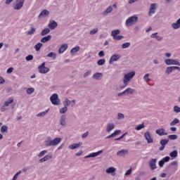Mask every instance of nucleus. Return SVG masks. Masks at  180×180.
Returning <instances> with one entry per match:
<instances>
[{"label": "nucleus", "mask_w": 180, "mask_h": 180, "mask_svg": "<svg viewBox=\"0 0 180 180\" xmlns=\"http://www.w3.org/2000/svg\"><path fill=\"white\" fill-rule=\"evenodd\" d=\"M168 143H169V139H161L160 141V144L161 146L159 148L160 151H164L165 146H167Z\"/></svg>", "instance_id": "obj_9"}, {"label": "nucleus", "mask_w": 180, "mask_h": 180, "mask_svg": "<svg viewBox=\"0 0 180 180\" xmlns=\"http://www.w3.org/2000/svg\"><path fill=\"white\" fill-rule=\"evenodd\" d=\"M25 0H15L13 4V8L15 11H20L23 8Z\"/></svg>", "instance_id": "obj_4"}, {"label": "nucleus", "mask_w": 180, "mask_h": 180, "mask_svg": "<svg viewBox=\"0 0 180 180\" xmlns=\"http://www.w3.org/2000/svg\"><path fill=\"white\" fill-rule=\"evenodd\" d=\"M122 56H120V54H114L112 55L109 60V64H113V63H115V61H118L119 60H120Z\"/></svg>", "instance_id": "obj_10"}, {"label": "nucleus", "mask_w": 180, "mask_h": 180, "mask_svg": "<svg viewBox=\"0 0 180 180\" xmlns=\"http://www.w3.org/2000/svg\"><path fill=\"white\" fill-rule=\"evenodd\" d=\"M50 101L52 105H55L56 106H58V105H60V98H58V94H53L50 97Z\"/></svg>", "instance_id": "obj_5"}, {"label": "nucleus", "mask_w": 180, "mask_h": 180, "mask_svg": "<svg viewBox=\"0 0 180 180\" xmlns=\"http://www.w3.org/2000/svg\"><path fill=\"white\" fill-rule=\"evenodd\" d=\"M38 70L40 72V74H47L49 71H50V69L47 67H46V62L42 63L39 67Z\"/></svg>", "instance_id": "obj_6"}, {"label": "nucleus", "mask_w": 180, "mask_h": 180, "mask_svg": "<svg viewBox=\"0 0 180 180\" xmlns=\"http://www.w3.org/2000/svg\"><path fill=\"white\" fill-rule=\"evenodd\" d=\"M60 124L61 126H65L67 124V122H65V115H62L60 120Z\"/></svg>", "instance_id": "obj_31"}, {"label": "nucleus", "mask_w": 180, "mask_h": 180, "mask_svg": "<svg viewBox=\"0 0 180 180\" xmlns=\"http://www.w3.org/2000/svg\"><path fill=\"white\" fill-rule=\"evenodd\" d=\"M67 110H68V108L64 106V107H63L62 108H60L59 110V112H60V113L64 114V113H65L67 112Z\"/></svg>", "instance_id": "obj_45"}, {"label": "nucleus", "mask_w": 180, "mask_h": 180, "mask_svg": "<svg viewBox=\"0 0 180 180\" xmlns=\"http://www.w3.org/2000/svg\"><path fill=\"white\" fill-rule=\"evenodd\" d=\"M47 153V150H42L41 151L39 155H38V157L39 158H41V157H43L44 155H45V154Z\"/></svg>", "instance_id": "obj_50"}, {"label": "nucleus", "mask_w": 180, "mask_h": 180, "mask_svg": "<svg viewBox=\"0 0 180 180\" xmlns=\"http://www.w3.org/2000/svg\"><path fill=\"white\" fill-rule=\"evenodd\" d=\"M105 63H106V60H105V58L100 59L97 61L98 65H105Z\"/></svg>", "instance_id": "obj_42"}, {"label": "nucleus", "mask_w": 180, "mask_h": 180, "mask_svg": "<svg viewBox=\"0 0 180 180\" xmlns=\"http://www.w3.org/2000/svg\"><path fill=\"white\" fill-rule=\"evenodd\" d=\"M172 27L174 30L179 29V27H180V18L176 21V22H173L172 24Z\"/></svg>", "instance_id": "obj_21"}, {"label": "nucleus", "mask_w": 180, "mask_h": 180, "mask_svg": "<svg viewBox=\"0 0 180 180\" xmlns=\"http://www.w3.org/2000/svg\"><path fill=\"white\" fill-rule=\"evenodd\" d=\"M117 119L118 120H122V119H124V115L122 112H119L117 114Z\"/></svg>", "instance_id": "obj_54"}, {"label": "nucleus", "mask_w": 180, "mask_h": 180, "mask_svg": "<svg viewBox=\"0 0 180 180\" xmlns=\"http://www.w3.org/2000/svg\"><path fill=\"white\" fill-rule=\"evenodd\" d=\"M98 28H94L90 31L89 34L91 35L96 34V33H98Z\"/></svg>", "instance_id": "obj_52"}, {"label": "nucleus", "mask_w": 180, "mask_h": 180, "mask_svg": "<svg viewBox=\"0 0 180 180\" xmlns=\"http://www.w3.org/2000/svg\"><path fill=\"white\" fill-rule=\"evenodd\" d=\"M49 33H50V29L49 28H45L41 32L42 36H46V34H49Z\"/></svg>", "instance_id": "obj_37"}, {"label": "nucleus", "mask_w": 180, "mask_h": 180, "mask_svg": "<svg viewBox=\"0 0 180 180\" xmlns=\"http://www.w3.org/2000/svg\"><path fill=\"white\" fill-rule=\"evenodd\" d=\"M167 137L169 140H176V139H178V135H176V134L169 135Z\"/></svg>", "instance_id": "obj_43"}, {"label": "nucleus", "mask_w": 180, "mask_h": 180, "mask_svg": "<svg viewBox=\"0 0 180 180\" xmlns=\"http://www.w3.org/2000/svg\"><path fill=\"white\" fill-rule=\"evenodd\" d=\"M49 113V109L37 115V117H44Z\"/></svg>", "instance_id": "obj_33"}, {"label": "nucleus", "mask_w": 180, "mask_h": 180, "mask_svg": "<svg viewBox=\"0 0 180 180\" xmlns=\"http://www.w3.org/2000/svg\"><path fill=\"white\" fill-rule=\"evenodd\" d=\"M26 61H32L33 60V55H28L25 57Z\"/></svg>", "instance_id": "obj_55"}, {"label": "nucleus", "mask_w": 180, "mask_h": 180, "mask_svg": "<svg viewBox=\"0 0 180 180\" xmlns=\"http://www.w3.org/2000/svg\"><path fill=\"white\" fill-rule=\"evenodd\" d=\"M88 134H89V131H86L82 135V139H86V137H88Z\"/></svg>", "instance_id": "obj_61"}, {"label": "nucleus", "mask_w": 180, "mask_h": 180, "mask_svg": "<svg viewBox=\"0 0 180 180\" xmlns=\"http://www.w3.org/2000/svg\"><path fill=\"white\" fill-rule=\"evenodd\" d=\"M144 127H146L144 126V124H141L138 125L136 127H135V130H141V129H144Z\"/></svg>", "instance_id": "obj_49"}, {"label": "nucleus", "mask_w": 180, "mask_h": 180, "mask_svg": "<svg viewBox=\"0 0 180 180\" xmlns=\"http://www.w3.org/2000/svg\"><path fill=\"white\" fill-rule=\"evenodd\" d=\"M50 40H51V35H48L41 38V43H47V41H50Z\"/></svg>", "instance_id": "obj_27"}, {"label": "nucleus", "mask_w": 180, "mask_h": 180, "mask_svg": "<svg viewBox=\"0 0 180 180\" xmlns=\"http://www.w3.org/2000/svg\"><path fill=\"white\" fill-rule=\"evenodd\" d=\"M3 84H5V79L1 76H0V84L2 85Z\"/></svg>", "instance_id": "obj_63"}, {"label": "nucleus", "mask_w": 180, "mask_h": 180, "mask_svg": "<svg viewBox=\"0 0 180 180\" xmlns=\"http://www.w3.org/2000/svg\"><path fill=\"white\" fill-rule=\"evenodd\" d=\"M149 167L151 171H154V169H157V159H151L149 162Z\"/></svg>", "instance_id": "obj_11"}, {"label": "nucleus", "mask_w": 180, "mask_h": 180, "mask_svg": "<svg viewBox=\"0 0 180 180\" xmlns=\"http://www.w3.org/2000/svg\"><path fill=\"white\" fill-rule=\"evenodd\" d=\"M180 120L178 118H174L173 121L170 122V126H175V124H178Z\"/></svg>", "instance_id": "obj_38"}, {"label": "nucleus", "mask_w": 180, "mask_h": 180, "mask_svg": "<svg viewBox=\"0 0 180 180\" xmlns=\"http://www.w3.org/2000/svg\"><path fill=\"white\" fill-rule=\"evenodd\" d=\"M77 51H79V46H75L72 48L70 51V53L72 54L74 53H77Z\"/></svg>", "instance_id": "obj_44"}, {"label": "nucleus", "mask_w": 180, "mask_h": 180, "mask_svg": "<svg viewBox=\"0 0 180 180\" xmlns=\"http://www.w3.org/2000/svg\"><path fill=\"white\" fill-rule=\"evenodd\" d=\"M169 160H171L169 156H166L162 159L164 162H169Z\"/></svg>", "instance_id": "obj_56"}, {"label": "nucleus", "mask_w": 180, "mask_h": 180, "mask_svg": "<svg viewBox=\"0 0 180 180\" xmlns=\"http://www.w3.org/2000/svg\"><path fill=\"white\" fill-rule=\"evenodd\" d=\"M1 133H8V126H2L1 128Z\"/></svg>", "instance_id": "obj_41"}, {"label": "nucleus", "mask_w": 180, "mask_h": 180, "mask_svg": "<svg viewBox=\"0 0 180 180\" xmlns=\"http://www.w3.org/2000/svg\"><path fill=\"white\" fill-rule=\"evenodd\" d=\"M20 174H22V171H19L13 177V180H16L18 179V176H19V175H20Z\"/></svg>", "instance_id": "obj_53"}, {"label": "nucleus", "mask_w": 180, "mask_h": 180, "mask_svg": "<svg viewBox=\"0 0 180 180\" xmlns=\"http://www.w3.org/2000/svg\"><path fill=\"white\" fill-rule=\"evenodd\" d=\"M57 26H58V24L54 20H51L48 25V27H49L51 30H54Z\"/></svg>", "instance_id": "obj_13"}, {"label": "nucleus", "mask_w": 180, "mask_h": 180, "mask_svg": "<svg viewBox=\"0 0 180 180\" xmlns=\"http://www.w3.org/2000/svg\"><path fill=\"white\" fill-rule=\"evenodd\" d=\"M127 153H129V150L122 149L117 152V155H118L119 157H124V155H126Z\"/></svg>", "instance_id": "obj_20"}, {"label": "nucleus", "mask_w": 180, "mask_h": 180, "mask_svg": "<svg viewBox=\"0 0 180 180\" xmlns=\"http://www.w3.org/2000/svg\"><path fill=\"white\" fill-rule=\"evenodd\" d=\"M131 45V43L125 42L122 44V49H129V47H130Z\"/></svg>", "instance_id": "obj_40"}, {"label": "nucleus", "mask_w": 180, "mask_h": 180, "mask_svg": "<svg viewBox=\"0 0 180 180\" xmlns=\"http://www.w3.org/2000/svg\"><path fill=\"white\" fill-rule=\"evenodd\" d=\"M165 63L167 65H179L180 66V63L177 60L166 59L165 60Z\"/></svg>", "instance_id": "obj_7"}, {"label": "nucleus", "mask_w": 180, "mask_h": 180, "mask_svg": "<svg viewBox=\"0 0 180 180\" xmlns=\"http://www.w3.org/2000/svg\"><path fill=\"white\" fill-rule=\"evenodd\" d=\"M67 49H68V44H64L61 45V46L58 49L59 54H63V53H64V51H65Z\"/></svg>", "instance_id": "obj_17"}, {"label": "nucleus", "mask_w": 180, "mask_h": 180, "mask_svg": "<svg viewBox=\"0 0 180 180\" xmlns=\"http://www.w3.org/2000/svg\"><path fill=\"white\" fill-rule=\"evenodd\" d=\"M124 92L125 93V95H131L136 92V90L134 89L127 88Z\"/></svg>", "instance_id": "obj_22"}, {"label": "nucleus", "mask_w": 180, "mask_h": 180, "mask_svg": "<svg viewBox=\"0 0 180 180\" xmlns=\"http://www.w3.org/2000/svg\"><path fill=\"white\" fill-rule=\"evenodd\" d=\"M144 136L146 140L147 141V143H148L149 144L153 143V138H151V134L150 133V131H146L144 134Z\"/></svg>", "instance_id": "obj_14"}, {"label": "nucleus", "mask_w": 180, "mask_h": 180, "mask_svg": "<svg viewBox=\"0 0 180 180\" xmlns=\"http://www.w3.org/2000/svg\"><path fill=\"white\" fill-rule=\"evenodd\" d=\"M98 57H105V51H100L98 53Z\"/></svg>", "instance_id": "obj_60"}, {"label": "nucleus", "mask_w": 180, "mask_h": 180, "mask_svg": "<svg viewBox=\"0 0 180 180\" xmlns=\"http://www.w3.org/2000/svg\"><path fill=\"white\" fill-rule=\"evenodd\" d=\"M158 32H155L150 35L151 39H156L158 41H161L162 40V37L158 35Z\"/></svg>", "instance_id": "obj_18"}, {"label": "nucleus", "mask_w": 180, "mask_h": 180, "mask_svg": "<svg viewBox=\"0 0 180 180\" xmlns=\"http://www.w3.org/2000/svg\"><path fill=\"white\" fill-rule=\"evenodd\" d=\"M173 71H174V68L172 66L167 67L165 70V74L166 75H169V74H171V72H172Z\"/></svg>", "instance_id": "obj_32"}, {"label": "nucleus", "mask_w": 180, "mask_h": 180, "mask_svg": "<svg viewBox=\"0 0 180 180\" xmlns=\"http://www.w3.org/2000/svg\"><path fill=\"white\" fill-rule=\"evenodd\" d=\"M134 75H136L135 72H131L127 74H125L123 79V82L127 85V84H129L131 79L134 77Z\"/></svg>", "instance_id": "obj_3"}, {"label": "nucleus", "mask_w": 180, "mask_h": 180, "mask_svg": "<svg viewBox=\"0 0 180 180\" xmlns=\"http://www.w3.org/2000/svg\"><path fill=\"white\" fill-rule=\"evenodd\" d=\"M92 78L93 79L100 81V79H102V78H103V74L101 72H96L93 75Z\"/></svg>", "instance_id": "obj_15"}, {"label": "nucleus", "mask_w": 180, "mask_h": 180, "mask_svg": "<svg viewBox=\"0 0 180 180\" xmlns=\"http://www.w3.org/2000/svg\"><path fill=\"white\" fill-rule=\"evenodd\" d=\"M35 32H36V28H34V27H32L31 30L27 32V35L30 36L32 34H34Z\"/></svg>", "instance_id": "obj_34"}, {"label": "nucleus", "mask_w": 180, "mask_h": 180, "mask_svg": "<svg viewBox=\"0 0 180 180\" xmlns=\"http://www.w3.org/2000/svg\"><path fill=\"white\" fill-rule=\"evenodd\" d=\"M71 105V101H70L68 98H65V101H63V105L65 108H68Z\"/></svg>", "instance_id": "obj_36"}, {"label": "nucleus", "mask_w": 180, "mask_h": 180, "mask_svg": "<svg viewBox=\"0 0 180 180\" xmlns=\"http://www.w3.org/2000/svg\"><path fill=\"white\" fill-rule=\"evenodd\" d=\"M155 133L156 134H158V136H168V133L165 132L164 128L156 129Z\"/></svg>", "instance_id": "obj_16"}, {"label": "nucleus", "mask_w": 180, "mask_h": 180, "mask_svg": "<svg viewBox=\"0 0 180 180\" xmlns=\"http://www.w3.org/2000/svg\"><path fill=\"white\" fill-rule=\"evenodd\" d=\"M91 70H88L84 74V78H88L89 75H91Z\"/></svg>", "instance_id": "obj_57"}, {"label": "nucleus", "mask_w": 180, "mask_h": 180, "mask_svg": "<svg viewBox=\"0 0 180 180\" xmlns=\"http://www.w3.org/2000/svg\"><path fill=\"white\" fill-rule=\"evenodd\" d=\"M139 20V17L137 15H133L127 19L125 22V25L127 27L129 26H133V25H136Z\"/></svg>", "instance_id": "obj_1"}, {"label": "nucleus", "mask_w": 180, "mask_h": 180, "mask_svg": "<svg viewBox=\"0 0 180 180\" xmlns=\"http://www.w3.org/2000/svg\"><path fill=\"white\" fill-rule=\"evenodd\" d=\"M158 164H159V167L160 168H162V167H164V165L165 164V162H163V160L162 159L161 160L159 161Z\"/></svg>", "instance_id": "obj_58"}, {"label": "nucleus", "mask_w": 180, "mask_h": 180, "mask_svg": "<svg viewBox=\"0 0 180 180\" xmlns=\"http://www.w3.org/2000/svg\"><path fill=\"white\" fill-rule=\"evenodd\" d=\"M61 143V138H55L53 140L45 141L46 147H51V146H57Z\"/></svg>", "instance_id": "obj_2"}, {"label": "nucleus", "mask_w": 180, "mask_h": 180, "mask_svg": "<svg viewBox=\"0 0 180 180\" xmlns=\"http://www.w3.org/2000/svg\"><path fill=\"white\" fill-rule=\"evenodd\" d=\"M113 129H115V124H113L112 123H108L107 124L106 131L108 133H110V131H112V130H113Z\"/></svg>", "instance_id": "obj_25"}, {"label": "nucleus", "mask_w": 180, "mask_h": 180, "mask_svg": "<svg viewBox=\"0 0 180 180\" xmlns=\"http://www.w3.org/2000/svg\"><path fill=\"white\" fill-rule=\"evenodd\" d=\"M105 172L107 174H113L116 172V168H115L114 167H110L106 169Z\"/></svg>", "instance_id": "obj_29"}, {"label": "nucleus", "mask_w": 180, "mask_h": 180, "mask_svg": "<svg viewBox=\"0 0 180 180\" xmlns=\"http://www.w3.org/2000/svg\"><path fill=\"white\" fill-rule=\"evenodd\" d=\"M46 56L49 58H53V60H56V58H57V54L54 52H50Z\"/></svg>", "instance_id": "obj_30"}, {"label": "nucleus", "mask_w": 180, "mask_h": 180, "mask_svg": "<svg viewBox=\"0 0 180 180\" xmlns=\"http://www.w3.org/2000/svg\"><path fill=\"white\" fill-rule=\"evenodd\" d=\"M131 174V168H130L126 172L125 175H130Z\"/></svg>", "instance_id": "obj_64"}, {"label": "nucleus", "mask_w": 180, "mask_h": 180, "mask_svg": "<svg viewBox=\"0 0 180 180\" xmlns=\"http://www.w3.org/2000/svg\"><path fill=\"white\" fill-rule=\"evenodd\" d=\"M82 145V143L81 142H79L78 143H73L69 146V148L70 150H75V148H78V147H81Z\"/></svg>", "instance_id": "obj_23"}, {"label": "nucleus", "mask_w": 180, "mask_h": 180, "mask_svg": "<svg viewBox=\"0 0 180 180\" xmlns=\"http://www.w3.org/2000/svg\"><path fill=\"white\" fill-rule=\"evenodd\" d=\"M169 157H171V158L172 160H175L176 158V157H178V150H174L172 151L169 153Z\"/></svg>", "instance_id": "obj_24"}, {"label": "nucleus", "mask_w": 180, "mask_h": 180, "mask_svg": "<svg viewBox=\"0 0 180 180\" xmlns=\"http://www.w3.org/2000/svg\"><path fill=\"white\" fill-rule=\"evenodd\" d=\"M112 11H113V7H112V6H109L108 8L103 12V15H104V16H106L108 13H111Z\"/></svg>", "instance_id": "obj_26"}, {"label": "nucleus", "mask_w": 180, "mask_h": 180, "mask_svg": "<svg viewBox=\"0 0 180 180\" xmlns=\"http://www.w3.org/2000/svg\"><path fill=\"white\" fill-rule=\"evenodd\" d=\"M155 11H157V4L153 3L150 4L148 15L149 16H153L154 13H155Z\"/></svg>", "instance_id": "obj_8"}, {"label": "nucleus", "mask_w": 180, "mask_h": 180, "mask_svg": "<svg viewBox=\"0 0 180 180\" xmlns=\"http://www.w3.org/2000/svg\"><path fill=\"white\" fill-rule=\"evenodd\" d=\"M51 158H53V155H46L44 157L45 161H49V160H51Z\"/></svg>", "instance_id": "obj_51"}, {"label": "nucleus", "mask_w": 180, "mask_h": 180, "mask_svg": "<svg viewBox=\"0 0 180 180\" xmlns=\"http://www.w3.org/2000/svg\"><path fill=\"white\" fill-rule=\"evenodd\" d=\"M33 92H34V88H28L27 89V94H28V95H32V94H33Z\"/></svg>", "instance_id": "obj_47"}, {"label": "nucleus", "mask_w": 180, "mask_h": 180, "mask_svg": "<svg viewBox=\"0 0 180 180\" xmlns=\"http://www.w3.org/2000/svg\"><path fill=\"white\" fill-rule=\"evenodd\" d=\"M150 77V74H146L144 76H143V80L146 82H150V78H148Z\"/></svg>", "instance_id": "obj_46"}, {"label": "nucleus", "mask_w": 180, "mask_h": 180, "mask_svg": "<svg viewBox=\"0 0 180 180\" xmlns=\"http://www.w3.org/2000/svg\"><path fill=\"white\" fill-rule=\"evenodd\" d=\"M41 47H43V44L38 43L34 46V49L36 50V51H40V49H41Z\"/></svg>", "instance_id": "obj_35"}, {"label": "nucleus", "mask_w": 180, "mask_h": 180, "mask_svg": "<svg viewBox=\"0 0 180 180\" xmlns=\"http://www.w3.org/2000/svg\"><path fill=\"white\" fill-rule=\"evenodd\" d=\"M11 103H13V98H9L8 101H5L4 106H9V105H11Z\"/></svg>", "instance_id": "obj_39"}, {"label": "nucleus", "mask_w": 180, "mask_h": 180, "mask_svg": "<svg viewBox=\"0 0 180 180\" xmlns=\"http://www.w3.org/2000/svg\"><path fill=\"white\" fill-rule=\"evenodd\" d=\"M117 34H120V30H114L111 32V36L112 39H115V37H116Z\"/></svg>", "instance_id": "obj_28"}, {"label": "nucleus", "mask_w": 180, "mask_h": 180, "mask_svg": "<svg viewBox=\"0 0 180 180\" xmlns=\"http://www.w3.org/2000/svg\"><path fill=\"white\" fill-rule=\"evenodd\" d=\"M124 37L123 35H117V37L114 38V40H122Z\"/></svg>", "instance_id": "obj_59"}, {"label": "nucleus", "mask_w": 180, "mask_h": 180, "mask_svg": "<svg viewBox=\"0 0 180 180\" xmlns=\"http://www.w3.org/2000/svg\"><path fill=\"white\" fill-rule=\"evenodd\" d=\"M103 153V150H99L96 153H90L89 155L84 157V158H95V157H98V155H101Z\"/></svg>", "instance_id": "obj_12"}, {"label": "nucleus", "mask_w": 180, "mask_h": 180, "mask_svg": "<svg viewBox=\"0 0 180 180\" xmlns=\"http://www.w3.org/2000/svg\"><path fill=\"white\" fill-rule=\"evenodd\" d=\"M13 71V68H9L7 70L6 72L7 74H11V72Z\"/></svg>", "instance_id": "obj_62"}, {"label": "nucleus", "mask_w": 180, "mask_h": 180, "mask_svg": "<svg viewBox=\"0 0 180 180\" xmlns=\"http://www.w3.org/2000/svg\"><path fill=\"white\" fill-rule=\"evenodd\" d=\"M50 15V11H47V10H44L42 11L39 15V18H46V16H49Z\"/></svg>", "instance_id": "obj_19"}, {"label": "nucleus", "mask_w": 180, "mask_h": 180, "mask_svg": "<svg viewBox=\"0 0 180 180\" xmlns=\"http://www.w3.org/2000/svg\"><path fill=\"white\" fill-rule=\"evenodd\" d=\"M174 112H175V113H180V107L178 105H174Z\"/></svg>", "instance_id": "obj_48"}]
</instances>
